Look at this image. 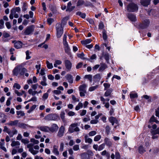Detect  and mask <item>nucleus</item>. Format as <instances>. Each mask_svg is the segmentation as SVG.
<instances>
[{"label":"nucleus","mask_w":159,"mask_h":159,"mask_svg":"<svg viewBox=\"0 0 159 159\" xmlns=\"http://www.w3.org/2000/svg\"><path fill=\"white\" fill-rule=\"evenodd\" d=\"M27 71V70L25 68L23 67L21 65H18L14 69L12 73L14 75L21 76L23 75Z\"/></svg>","instance_id":"f257e3e1"},{"label":"nucleus","mask_w":159,"mask_h":159,"mask_svg":"<svg viewBox=\"0 0 159 159\" xmlns=\"http://www.w3.org/2000/svg\"><path fill=\"white\" fill-rule=\"evenodd\" d=\"M126 9L128 12H134L138 11V7L137 4L131 3L127 5Z\"/></svg>","instance_id":"f03ea898"},{"label":"nucleus","mask_w":159,"mask_h":159,"mask_svg":"<svg viewBox=\"0 0 159 159\" xmlns=\"http://www.w3.org/2000/svg\"><path fill=\"white\" fill-rule=\"evenodd\" d=\"M56 35L57 38H60L63 33V28L61 24L58 23L56 26Z\"/></svg>","instance_id":"7ed1b4c3"},{"label":"nucleus","mask_w":159,"mask_h":159,"mask_svg":"<svg viewBox=\"0 0 159 159\" xmlns=\"http://www.w3.org/2000/svg\"><path fill=\"white\" fill-rule=\"evenodd\" d=\"M87 86V85L85 84L79 86V89L80 91V96L81 97H84L85 96V94L86 93V89Z\"/></svg>","instance_id":"20e7f679"},{"label":"nucleus","mask_w":159,"mask_h":159,"mask_svg":"<svg viewBox=\"0 0 159 159\" xmlns=\"http://www.w3.org/2000/svg\"><path fill=\"white\" fill-rule=\"evenodd\" d=\"M66 38L67 36L66 34H64L63 39V43L65 52L66 53H68L70 51V48L68 44L66 41Z\"/></svg>","instance_id":"39448f33"},{"label":"nucleus","mask_w":159,"mask_h":159,"mask_svg":"<svg viewBox=\"0 0 159 159\" xmlns=\"http://www.w3.org/2000/svg\"><path fill=\"white\" fill-rule=\"evenodd\" d=\"M77 123L71 124L69 127L68 131L71 133H73L75 131H79L80 130V129L77 127Z\"/></svg>","instance_id":"423d86ee"},{"label":"nucleus","mask_w":159,"mask_h":159,"mask_svg":"<svg viewBox=\"0 0 159 159\" xmlns=\"http://www.w3.org/2000/svg\"><path fill=\"white\" fill-rule=\"evenodd\" d=\"M58 118V116L56 114H49L45 117V119L47 120H57Z\"/></svg>","instance_id":"0eeeda50"},{"label":"nucleus","mask_w":159,"mask_h":159,"mask_svg":"<svg viewBox=\"0 0 159 159\" xmlns=\"http://www.w3.org/2000/svg\"><path fill=\"white\" fill-rule=\"evenodd\" d=\"M150 22L149 19H146L143 21L142 23L139 25V26L142 29L145 28L149 25Z\"/></svg>","instance_id":"6e6552de"},{"label":"nucleus","mask_w":159,"mask_h":159,"mask_svg":"<svg viewBox=\"0 0 159 159\" xmlns=\"http://www.w3.org/2000/svg\"><path fill=\"white\" fill-rule=\"evenodd\" d=\"M27 147L29 148V151L32 154L36 155L39 152L38 150H34L33 148V145L31 143L28 144Z\"/></svg>","instance_id":"1a4fd4ad"},{"label":"nucleus","mask_w":159,"mask_h":159,"mask_svg":"<svg viewBox=\"0 0 159 159\" xmlns=\"http://www.w3.org/2000/svg\"><path fill=\"white\" fill-rule=\"evenodd\" d=\"M64 63L65 67L67 71H69L71 69L72 66V64L70 61L68 60H65L64 61Z\"/></svg>","instance_id":"9d476101"},{"label":"nucleus","mask_w":159,"mask_h":159,"mask_svg":"<svg viewBox=\"0 0 159 159\" xmlns=\"http://www.w3.org/2000/svg\"><path fill=\"white\" fill-rule=\"evenodd\" d=\"M65 130V127L62 125L61 126L59 129L57 136L59 137H62L64 135Z\"/></svg>","instance_id":"9b49d317"},{"label":"nucleus","mask_w":159,"mask_h":159,"mask_svg":"<svg viewBox=\"0 0 159 159\" xmlns=\"http://www.w3.org/2000/svg\"><path fill=\"white\" fill-rule=\"evenodd\" d=\"M127 16L128 19L131 21L134 22L136 20V16L133 14H128Z\"/></svg>","instance_id":"f8f14e48"},{"label":"nucleus","mask_w":159,"mask_h":159,"mask_svg":"<svg viewBox=\"0 0 159 159\" xmlns=\"http://www.w3.org/2000/svg\"><path fill=\"white\" fill-rule=\"evenodd\" d=\"M38 128L42 131L44 132H48L50 131V128L47 126H39Z\"/></svg>","instance_id":"ddd939ff"},{"label":"nucleus","mask_w":159,"mask_h":159,"mask_svg":"<svg viewBox=\"0 0 159 159\" xmlns=\"http://www.w3.org/2000/svg\"><path fill=\"white\" fill-rule=\"evenodd\" d=\"M151 0H141V4L144 6H147L150 3Z\"/></svg>","instance_id":"4468645a"},{"label":"nucleus","mask_w":159,"mask_h":159,"mask_svg":"<svg viewBox=\"0 0 159 159\" xmlns=\"http://www.w3.org/2000/svg\"><path fill=\"white\" fill-rule=\"evenodd\" d=\"M32 31L33 30L31 27H28L25 31L24 34L25 35H28L31 33Z\"/></svg>","instance_id":"2eb2a0df"},{"label":"nucleus","mask_w":159,"mask_h":159,"mask_svg":"<svg viewBox=\"0 0 159 159\" xmlns=\"http://www.w3.org/2000/svg\"><path fill=\"white\" fill-rule=\"evenodd\" d=\"M65 78L69 83L71 84L73 82V78L71 75L70 74H67L65 76Z\"/></svg>","instance_id":"dca6fc26"},{"label":"nucleus","mask_w":159,"mask_h":159,"mask_svg":"<svg viewBox=\"0 0 159 159\" xmlns=\"http://www.w3.org/2000/svg\"><path fill=\"white\" fill-rule=\"evenodd\" d=\"M109 121L111 123L112 125L114 124L117 123V120L113 116H111L109 119Z\"/></svg>","instance_id":"f3484780"},{"label":"nucleus","mask_w":159,"mask_h":159,"mask_svg":"<svg viewBox=\"0 0 159 159\" xmlns=\"http://www.w3.org/2000/svg\"><path fill=\"white\" fill-rule=\"evenodd\" d=\"M20 145V143L18 141H13L12 142L11 144V146L12 147H16V148H19Z\"/></svg>","instance_id":"a211bd4d"},{"label":"nucleus","mask_w":159,"mask_h":159,"mask_svg":"<svg viewBox=\"0 0 159 159\" xmlns=\"http://www.w3.org/2000/svg\"><path fill=\"white\" fill-rule=\"evenodd\" d=\"M49 128L50 131L52 132H53L57 130L58 128V127L57 124H54L52 125L51 128Z\"/></svg>","instance_id":"6ab92c4d"},{"label":"nucleus","mask_w":159,"mask_h":159,"mask_svg":"<svg viewBox=\"0 0 159 159\" xmlns=\"http://www.w3.org/2000/svg\"><path fill=\"white\" fill-rule=\"evenodd\" d=\"M6 116L2 113L0 114V122L2 123H5L6 121Z\"/></svg>","instance_id":"aec40b11"},{"label":"nucleus","mask_w":159,"mask_h":159,"mask_svg":"<svg viewBox=\"0 0 159 159\" xmlns=\"http://www.w3.org/2000/svg\"><path fill=\"white\" fill-rule=\"evenodd\" d=\"M92 40L90 39H87L81 41V43L83 45H85L90 43Z\"/></svg>","instance_id":"412c9836"},{"label":"nucleus","mask_w":159,"mask_h":159,"mask_svg":"<svg viewBox=\"0 0 159 159\" xmlns=\"http://www.w3.org/2000/svg\"><path fill=\"white\" fill-rule=\"evenodd\" d=\"M22 44V43L21 42L18 41L15 43L14 46L16 48L18 49L21 48Z\"/></svg>","instance_id":"4be33fe9"},{"label":"nucleus","mask_w":159,"mask_h":159,"mask_svg":"<svg viewBox=\"0 0 159 159\" xmlns=\"http://www.w3.org/2000/svg\"><path fill=\"white\" fill-rule=\"evenodd\" d=\"M53 152L56 155H58L59 154V152L58 151V147L56 145L54 146Z\"/></svg>","instance_id":"5701e85b"},{"label":"nucleus","mask_w":159,"mask_h":159,"mask_svg":"<svg viewBox=\"0 0 159 159\" xmlns=\"http://www.w3.org/2000/svg\"><path fill=\"white\" fill-rule=\"evenodd\" d=\"M81 159H89V155L86 153H84L81 155Z\"/></svg>","instance_id":"b1692460"},{"label":"nucleus","mask_w":159,"mask_h":159,"mask_svg":"<svg viewBox=\"0 0 159 159\" xmlns=\"http://www.w3.org/2000/svg\"><path fill=\"white\" fill-rule=\"evenodd\" d=\"M18 122L17 120H16L13 121H11L7 123V125H16Z\"/></svg>","instance_id":"393cba45"},{"label":"nucleus","mask_w":159,"mask_h":159,"mask_svg":"<svg viewBox=\"0 0 159 159\" xmlns=\"http://www.w3.org/2000/svg\"><path fill=\"white\" fill-rule=\"evenodd\" d=\"M85 142L86 143H88L91 144L92 142V140L90 138H89L88 136L86 135L85 136Z\"/></svg>","instance_id":"a878e982"},{"label":"nucleus","mask_w":159,"mask_h":159,"mask_svg":"<svg viewBox=\"0 0 159 159\" xmlns=\"http://www.w3.org/2000/svg\"><path fill=\"white\" fill-rule=\"evenodd\" d=\"M139 151L140 153H143L145 152V149L142 146H140L139 148Z\"/></svg>","instance_id":"bb28decb"},{"label":"nucleus","mask_w":159,"mask_h":159,"mask_svg":"<svg viewBox=\"0 0 159 159\" xmlns=\"http://www.w3.org/2000/svg\"><path fill=\"white\" fill-rule=\"evenodd\" d=\"M62 63V61L60 60H56L54 64V66L57 67V66L61 65Z\"/></svg>","instance_id":"cd10ccee"},{"label":"nucleus","mask_w":159,"mask_h":159,"mask_svg":"<svg viewBox=\"0 0 159 159\" xmlns=\"http://www.w3.org/2000/svg\"><path fill=\"white\" fill-rule=\"evenodd\" d=\"M101 78L100 74H98L96 75L94 77V79L95 81H99Z\"/></svg>","instance_id":"c85d7f7f"},{"label":"nucleus","mask_w":159,"mask_h":159,"mask_svg":"<svg viewBox=\"0 0 159 159\" xmlns=\"http://www.w3.org/2000/svg\"><path fill=\"white\" fill-rule=\"evenodd\" d=\"M83 107V103L81 102H79L78 104L75 107V110L77 111L79 110L80 109L82 108Z\"/></svg>","instance_id":"c756f323"},{"label":"nucleus","mask_w":159,"mask_h":159,"mask_svg":"<svg viewBox=\"0 0 159 159\" xmlns=\"http://www.w3.org/2000/svg\"><path fill=\"white\" fill-rule=\"evenodd\" d=\"M107 68V66L105 64H103L101 65V66L99 69V70L100 71H102L104 70Z\"/></svg>","instance_id":"7c9ffc66"},{"label":"nucleus","mask_w":159,"mask_h":159,"mask_svg":"<svg viewBox=\"0 0 159 159\" xmlns=\"http://www.w3.org/2000/svg\"><path fill=\"white\" fill-rule=\"evenodd\" d=\"M47 66L48 68L49 69H52L53 67V66L52 63H50L48 61H47L46 62Z\"/></svg>","instance_id":"2f4dec72"},{"label":"nucleus","mask_w":159,"mask_h":159,"mask_svg":"<svg viewBox=\"0 0 159 159\" xmlns=\"http://www.w3.org/2000/svg\"><path fill=\"white\" fill-rule=\"evenodd\" d=\"M112 92V90L111 89H109L107 90L105 93L104 96L105 97H107L111 94V93Z\"/></svg>","instance_id":"473e14b6"},{"label":"nucleus","mask_w":159,"mask_h":159,"mask_svg":"<svg viewBox=\"0 0 159 159\" xmlns=\"http://www.w3.org/2000/svg\"><path fill=\"white\" fill-rule=\"evenodd\" d=\"M130 97L131 98H137L138 97V95L137 93H134L132 92H131L130 93Z\"/></svg>","instance_id":"72a5a7b5"},{"label":"nucleus","mask_w":159,"mask_h":159,"mask_svg":"<svg viewBox=\"0 0 159 159\" xmlns=\"http://www.w3.org/2000/svg\"><path fill=\"white\" fill-rule=\"evenodd\" d=\"M77 56L78 57L84 60L85 59V58L84 57V54L83 52H82L81 53L78 54Z\"/></svg>","instance_id":"f704fd0d"},{"label":"nucleus","mask_w":159,"mask_h":159,"mask_svg":"<svg viewBox=\"0 0 159 159\" xmlns=\"http://www.w3.org/2000/svg\"><path fill=\"white\" fill-rule=\"evenodd\" d=\"M98 85H97L95 86L91 87L89 88V91H90V92L93 91L94 90H95L97 88H98Z\"/></svg>","instance_id":"c9c22d12"},{"label":"nucleus","mask_w":159,"mask_h":159,"mask_svg":"<svg viewBox=\"0 0 159 159\" xmlns=\"http://www.w3.org/2000/svg\"><path fill=\"white\" fill-rule=\"evenodd\" d=\"M65 113L64 111H61L60 114V117L63 122H65Z\"/></svg>","instance_id":"e433bc0d"},{"label":"nucleus","mask_w":159,"mask_h":159,"mask_svg":"<svg viewBox=\"0 0 159 159\" xmlns=\"http://www.w3.org/2000/svg\"><path fill=\"white\" fill-rule=\"evenodd\" d=\"M36 107V105H33L30 108V109L28 111V112L30 113L34 110Z\"/></svg>","instance_id":"4c0bfd02"},{"label":"nucleus","mask_w":159,"mask_h":159,"mask_svg":"<svg viewBox=\"0 0 159 159\" xmlns=\"http://www.w3.org/2000/svg\"><path fill=\"white\" fill-rule=\"evenodd\" d=\"M16 114L18 116H24L25 115V114L24 112L21 111H17Z\"/></svg>","instance_id":"58836bf2"},{"label":"nucleus","mask_w":159,"mask_h":159,"mask_svg":"<svg viewBox=\"0 0 159 159\" xmlns=\"http://www.w3.org/2000/svg\"><path fill=\"white\" fill-rule=\"evenodd\" d=\"M152 135H156L159 134V128H157L156 130H152L151 132Z\"/></svg>","instance_id":"ea45409f"},{"label":"nucleus","mask_w":159,"mask_h":159,"mask_svg":"<svg viewBox=\"0 0 159 159\" xmlns=\"http://www.w3.org/2000/svg\"><path fill=\"white\" fill-rule=\"evenodd\" d=\"M13 87L14 88H16L17 89H19L21 88V86L19 84L17 83H15L14 84Z\"/></svg>","instance_id":"a19ab883"},{"label":"nucleus","mask_w":159,"mask_h":159,"mask_svg":"<svg viewBox=\"0 0 159 159\" xmlns=\"http://www.w3.org/2000/svg\"><path fill=\"white\" fill-rule=\"evenodd\" d=\"M4 143H0V147L4 151L6 152H7V149L4 146Z\"/></svg>","instance_id":"79ce46f5"},{"label":"nucleus","mask_w":159,"mask_h":159,"mask_svg":"<svg viewBox=\"0 0 159 159\" xmlns=\"http://www.w3.org/2000/svg\"><path fill=\"white\" fill-rule=\"evenodd\" d=\"M103 39L104 40H106L107 39V35L106 31L103 30L102 32Z\"/></svg>","instance_id":"37998d69"},{"label":"nucleus","mask_w":159,"mask_h":159,"mask_svg":"<svg viewBox=\"0 0 159 159\" xmlns=\"http://www.w3.org/2000/svg\"><path fill=\"white\" fill-rule=\"evenodd\" d=\"M101 136L100 135H98L95 136L94 139V140L95 141H98L101 138Z\"/></svg>","instance_id":"c03bdc74"},{"label":"nucleus","mask_w":159,"mask_h":159,"mask_svg":"<svg viewBox=\"0 0 159 159\" xmlns=\"http://www.w3.org/2000/svg\"><path fill=\"white\" fill-rule=\"evenodd\" d=\"M84 78L88 79L90 82L92 81V75H85L84 76Z\"/></svg>","instance_id":"a18cd8bd"},{"label":"nucleus","mask_w":159,"mask_h":159,"mask_svg":"<svg viewBox=\"0 0 159 159\" xmlns=\"http://www.w3.org/2000/svg\"><path fill=\"white\" fill-rule=\"evenodd\" d=\"M72 99L74 102H78L79 101V99L77 98L74 95H72Z\"/></svg>","instance_id":"49530a36"},{"label":"nucleus","mask_w":159,"mask_h":159,"mask_svg":"<svg viewBox=\"0 0 159 159\" xmlns=\"http://www.w3.org/2000/svg\"><path fill=\"white\" fill-rule=\"evenodd\" d=\"M31 142L34 143V144H38L39 143V142L37 140H36L34 139H30Z\"/></svg>","instance_id":"de8ad7c7"},{"label":"nucleus","mask_w":159,"mask_h":159,"mask_svg":"<svg viewBox=\"0 0 159 159\" xmlns=\"http://www.w3.org/2000/svg\"><path fill=\"white\" fill-rule=\"evenodd\" d=\"M84 2L83 0H79L77 3V6H80L84 4Z\"/></svg>","instance_id":"09e8293b"},{"label":"nucleus","mask_w":159,"mask_h":159,"mask_svg":"<svg viewBox=\"0 0 159 159\" xmlns=\"http://www.w3.org/2000/svg\"><path fill=\"white\" fill-rule=\"evenodd\" d=\"M47 21L49 25H51L54 21V20L53 19L49 18L47 19Z\"/></svg>","instance_id":"8fccbe9b"},{"label":"nucleus","mask_w":159,"mask_h":159,"mask_svg":"<svg viewBox=\"0 0 159 159\" xmlns=\"http://www.w3.org/2000/svg\"><path fill=\"white\" fill-rule=\"evenodd\" d=\"M53 93L56 95H59L61 93V91L59 90H54L53 92Z\"/></svg>","instance_id":"3c124183"},{"label":"nucleus","mask_w":159,"mask_h":159,"mask_svg":"<svg viewBox=\"0 0 159 159\" xmlns=\"http://www.w3.org/2000/svg\"><path fill=\"white\" fill-rule=\"evenodd\" d=\"M96 134V132L95 131H93L90 132L89 133V136H93Z\"/></svg>","instance_id":"603ef678"},{"label":"nucleus","mask_w":159,"mask_h":159,"mask_svg":"<svg viewBox=\"0 0 159 159\" xmlns=\"http://www.w3.org/2000/svg\"><path fill=\"white\" fill-rule=\"evenodd\" d=\"M103 85L105 87L104 90H106L108 88L110 87V85L108 83H105L103 84Z\"/></svg>","instance_id":"864d4df0"},{"label":"nucleus","mask_w":159,"mask_h":159,"mask_svg":"<svg viewBox=\"0 0 159 159\" xmlns=\"http://www.w3.org/2000/svg\"><path fill=\"white\" fill-rule=\"evenodd\" d=\"M26 59L28 60V59H30L31 58V57L30 56V53H29V51H27L26 52Z\"/></svg>","instance_id":"5fc2aeb1"},{"label":"nucleus","mask_w":159,"mask_h":159,"mask_svg":"<svg viewBox=\"0 0 159 159\" xmlns=\"http://www.w3.org/2000/svg\"><path fill=\"white\" fill-rule=\"evenodd\" d=\"M73 149L74 151H77L79 149V147L78 145H75L73 147Z\"/></svg>","instance_id":"6e6d98bb"},{"label":"nucleus","mask_w":159,"mask_h":159,"mask_svg":"<svg viewBox=\"0 0 159 159\" xmlns=\"http://www.w3.org/2000/svg\"><path fill=\"white\" fill-rule=\"evenodd\" d=\"M104 147V145L103 144H102L99 145V146L98 147V150L99 151H101L102 150Z\"/></svg>","instance_id":"4d7b16f0"},{"label":"nucleus","mask_w":159,"mask_h":159,"mask_svg":"<svg viewBox=\"0 0 159 159\" xmlns=\"http://www.w3.org/2000/svg\"><path fill=\"white\" fill-rule=\"evenodd\" d=\"M67 114L69 116H73L75 115V113L73 111H70Z\"/></svg>","instance_id":"13d9d810"},{"label":"nucleus","mask_w":159,"mask_h":159,"mask_svg":"<svg viewBox=\"0 0 159 159\" xmlns=\"http://www.w3.org/2000/svg\"><path fill=\"white\" fill-rule=\"evenodd\" d=\"M48 93H44L43 96V99L44 100L48 98Z\"/></svg>","instance_id":"bf43d9fd"},{"label":"nucleus","mask_w":159,"mask_h":159,"mask_svg":"<svg viewBox=\"0 0 159 159\" xmlns=\"http://www.w3.org/2000/svg\"><path fill=\"white\" fill-rule=\"evenodd\" d=\"M11 99V98H8L6 104L7 106H9L10 105L11 102L10 101Z\"/></svg>","instance_id":"052dcab7"},{"label":"nucleus","mask_w":159,"mask_h":159,"mask_svg":"<svg viewBox=\"0 0 159 159\" xmlns=\"http://www.w3.org/2000/svg\"><path fill=\"white\" fill-rule=\"evenodd\" d=\"M42 92L41 90H40L39 92H38L37 91H33V93L32 94V95L34 96L36 94L41 93Z\"/></svg>","instance_id":"680f3d73"},{"label":"nucleus","mask_w":159,"mask_h":159,"mask_svg":"<svg viewBox=\"0 0 159 159\" xmlns=\"http://www.w3.org/2000/svg\"><path fill=\"white\" fill-rule=\"evenodd\" d=\"M39 85L38 84H34L32 85L31 87L34 90H35L37 89Z\"/></svg>","instance_id":"e2e57ef3"},{"label":"nucleus","mask_w":159,"mask_h":159,"mask_svg":"<svg viewBox=\"0 0 159 159\" xmlns=\"http://www.w3.org/2000/svg\"><path fill=\"white\" fill-rule=\"evenodd\" d=\"M98 122V120L94 119L90 121V123L91 124H96Z\"/></svg>","instance_id":"0e129e2a"},{"label":"nucleus","mask_w":159,"mask_h":159,"mask_svg":"<svg viewBox=\"0 0 159 159\" xmlns=\"http://www.w3.org/2000/svg\"><path fill=\"white\" fill-rule=\"evenodd\" d=\"M64 143H61L60 146V148L59 149L60 151L62 152L63 151L64 148Z\"/></svg>","instance_id":"69168bd1"},{"label":"nucleus","mask_w":159,"mask_h":159,"mask_svg":"<svg viewBox=\"0 0 159 159\" xmlns=\"http://www.w3.org/2000/svg\"><path fill=\"white\" fill-rule=\"evenodd\" d=\"M14 92L16 94L17 96H22V93H21L19 92L17 90H15Z\"/></svg>","instance_id":"338daca9"},{"label":"nucleus","mask_w":159,"mask_h":159,"mask_svg":"<svg viewBox=\"0 0 159 159\" xmlns=\"http://www.w3.org/2000/svg\"><path fill=\"white\" fill-rule=\"evenodd\" d=\"M156 116H159V107L157 108L156 110Z\"/></svg>","instance_id":"774afa93"}]
</instances>
